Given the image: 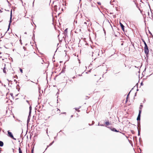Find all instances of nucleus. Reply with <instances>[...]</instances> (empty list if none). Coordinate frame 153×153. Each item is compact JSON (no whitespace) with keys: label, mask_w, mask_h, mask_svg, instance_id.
<instances>
[{"label":"nucleus","mask_w":153,"mask_h":153,"mask_svg":"<svg viewBox=\"0 0 153 153\" xmlns=\"http://www.w3.org/2000/svg\"><path fill=\"white\" fill-rule=\"evenodd\" d=\"M58 1H52L53 4L54 5L55 11H56L57 9V7H58L59 9L61 5H63L64 4V1H60V2H57Z\"/></svg>","instance_id":"obj_1"},{"label":"nucleus","mask_w":153,"mask_h":153,"mask_svg":"<svg viewBox=\"0 0 153 153\" xmlns=\"http://www.w3.org/2000/svg\"><path fill=\"white\" fill-rule=\"evenodd\" d=\"M141 108H139V114H138V116L137 118V124H138V127L140 126V121H140V116H141Z\"/></svg>","instance_id":"obj_2"},{"label":"nucleus","mask_w":153,"mask_h":153,"mask_svg":"<svg viewBox=\"0 0 153 153\" xmlns=\"http://www.w3.org/2000/svg\"><path fill=\"white\" fill-rule=\"evenodd\" d=\"M7 133H8V136L9 137H10L11 138L13 139V140H16V139L14 138L13 137V136L12 134V133L10 132V131H7Z\"/></svg>","instance_id":"obj_3"},{"label":"nucleus","mask_w":153,"mask_h":153,"mask_svg":"<svg viewBox=\"0 0 153 153\" xmlns=\"http://www.w3.org/2000/svg\"><path fill=\"white\" fill-rule=\"evenodd\" d=\"M144 52L145 54L147 55L149 53V50L148 47L147 45H145L144 47Z\"/></svg>","instance_id":"obj_4"},{"label":"nucleus","mask_w":153,"mask_h":153,"mask_svg":"<svg viewBox=\"0 0 153 153\" xmlns=\"http://www.w3.org/2000/svg\"><path fill=\"white\" fill-rule=\"evenodd\" d=\"M108 128H110L111 131L116 132H119V131L117 130L115 128H112L111 127H108Z\"/></svg>","instance_id":"obj_5"},{"label":"nucleus","mask_w":153,"mask_h":153,"mask_svg":"<svg viewBox=\"0 0 153 153\" xmlns=\"http://www.w3.org/2000/svg\"><path fill=\"white\" fill-rule=\"evenodd\" d=\"M12 12H11V14H10V21H9V25H8V30L9 29V28H10V24L12 22V20H11V19H12Z\"/></svg>","instance_id":"obj_6"},{"label":"nucleus","mask_w":153,"mask_h":153,"mask_svg":"<svg viewBox=\"0 0 153 153\" xmlns=\"http://www.w3.org/2000/svg\"><path fill=\"white\" fill-rule=\"evenodd\" d=\"M120 25L121 27L122 30L124 31V26L123 24L120 22Z\"/></svg>","instance_id":"obj_7"},{"label":"nucleus","mask_w":153,"mask_h":153,"mask_svg":"<svg viewBox=\"0 0 153 153\" xmlns=\"http://www.w3.org/2000/svg\"><path fill=\"white\" fill-rule=\"evenodd\" d=\"M105 126L106 127V126L110 125V123L108 121H107L106 122H105Z\"/></svg>","instance_id":"obj_8"},{"label":"nucleus","mask_w":153,"mask_h":153,"mask_svg":"<svg viewBox=\"0 0 153 153\" xmlns=\"http://www.w3.org/2000/svg\"><path fill=\"white\" fill-rule=\"evenodd\" d=\"M4 143L3 142L0 141V146L2 147L3 146Z\"/></svg>","instance_id":"obj_9"},{"label":"nucleus","mask_w":153,"mask_h":153,"mask_svg":"<svg viewBox=\"0 0 153 153\" xmlns=\"http://www.w3.org/2000/svg\"><path fill=\"white\" fill-rule=\"evenodd\" d=\"M95 51L96 52V53H98V55H99V53L100 52V51L98 49H96V51Z\"/></svg>","instance_id":"obj_10"},{"label":"nucleus","mask_w":153,"mask_h":153,"mask_svg":"<svg viewBox=\"0 0 153 153\" xmlns=\"http://www.w3.org/2000/svg\"><path fill=\"white\" fill-rule=\"evenodd\" d=\"M6 69L5 67V66L4 67V68L3 69V71L4 73H6Z\"/></svg>","instance_id":"obj_11"},{"label":"nucleus","mask_w":153,"mask_h":153,"mask_svg":"<svg viewBox=\"0 0 153 153\" xmlns=\"http://www.w3.org/2000/svg\"><path fill=\"white\" fill-rule=\"evenodd\" d=\"M19 153H22V151L20 147L19 148Z\"/></svg>","instance_id":"obj_12"},{"label":"nucleus","mask_w":153,"mask_h":153,"mask_svg":"<svg viewBox=\"0 0 153 153\" xmlns=\"http://www.w3.org/2000/svg\"><path fill=\"white\" fill-rule=\"evenodd\" d=\"M54 143V141H53L52 142H51V143L49 146H47V148L49 146H51V145H52V144L53 143Z\"/></svg>","instance_id":"obj_13"},{"label":"nucleus","mask_w":153,"mask_h":153,"mask_svg":"<svg viewBox=\"0 0 153 153\" xmlns=\"http://www.w3.org/2000/svg\"><path fill=\"white\" fill-rule=\"evenodd\" d=\"M111 1L110 2V3L111 4L113 5L114 4L112 3V2H115V1L113 0L112 1Z\"/></svg>","instance_id":"obj_14"},{"label":"nucleus","mask_w":153,"mask_h":153,"mask_svg":"<svg viewBox=\"0 0 153 153\" xmlns=\"http://www.w3.org/2000/svg\"><path fill=\"white\" fill-rule=\"evenodd\" d=\"M29 116H28V119H27V123H29V122L30 121Z\"/></svg>","instance_id":"obj_15"},{"label":"nucleus","mask_w":153,"mask_h":153,"mask_svg":"<svg viewBox=\"0 0 153 153\" xmlns=\"http://www.w3.org/2000/svg\"><path fill=\"white\" fill-rule=\"evenodd\" d=\"M149 33L150 34L151 37H153V35H152V33L150 32L149 30Z\"/></svg>","instance_id":"obj_16"},{"label":"nucleus","mask_w":153,"mask_h":153,"mask_svg":"<svg viewBox=\"0 0 153 153\" xmlns=\"http://www.w3.org/2000/svg\"><path fill=\"white\" fill-rule=\"evenodd\" d=\"M143 41L144 42L145 45H147L144 40H143Z\"/></svg>","instance_id":"obj_17"},{"label":"nucleus","mask_w":153,"mask_h":153,"mask_svg":"<svg viewBox=\"0 0 153 153\" xmlns=\"http://www.w3.org/2000/svg\"><path fill=\"white\" fill-rule=\"evenodd\" d=\"M140 135V130L138 129V135Z\"/></svg>","instance_id":"obj_18"},{"label":"nucleus","mask_w":153,"mask_h":153,"mask_svg":"<svg viewBox=\"0 0 153 153\" xmlns=\"http://www.w3.org/2000/svg\"><path fill=\"white\" fill-rule=\"evenodd\" d=\"M94 121H93L92 122V125L94 124ZM89 126L91 125H90V124H89Z\"/></svg>","instance_id":"obj_19"},{"label":"nucleus","mask_w":153,"mask_h":153,"mask_svg":"<svg viewBox=\"0 0 153 153\" xmlns=\"http://www.w3.org/2000/svg\"><path fill=\"white\" fill-rule=\"evenodd\" d=\"M131 91L129 92V93H128V94L127 95V98H126V101H127V98L128 97V95H129V94L130 93V92Z\"/></svg>","instance_id":"obj_20"},{"label":"nucleus","mask_w":153,"mask_h":153,"mask_svg":"<svg viewBox=\"0 0 153 153\" xmlns=\"http://www.w3.org/2000/svg\"><path fill=\"white\" fill-rule=\"evenodd\" d=\"M31 110L29 111V116L30 115V114L31 113Z\"/></svg>","instance_id":"obj_21"},{"label":"nucleus","mask_w":153,"mask_h":153,"mask_svg":"<svg viewBox=\"0 0 153 153\" xmlns=\"http://www.w3.org/2000/svg\"><path fill=\"white\" fill-rule=\"evenodd\" d=\"M97 3L99 5H100L101 4V3L100 2H97Z\"/></svg>","instance_id":"obj_22"},{"label":"nucleus","mask_w":153,"mask_h":153,"mask_svg":"<svg viewBox=\"0 0 153 153\" xmlns=\"http://www.w3.org/2000/svg\"><path fill=\"white\" fill-rule=\"evenodd\" d=\"M20 72H21L22 73V72H22V69L20 68Z\"/></svg>","instance_id":"obj_23"},{"label":"nucleus","mask_w":153,"mask_h":153,"mask_svg":"<svg viewBox=\"0 0 153 153\" xmlns=\"http://www.w3.org/2000/svg\"><path fill=\"white\" fill-rule=\"evenodd\" d=\"M29 109H30V110H31V106H30V107H29Z\"/></svg>","instance_id":"obj_24"},{"label":"nucleus","mask_w":153,"mask_h":153,"mask_svg":"<svg viewBox=\"0 0 153 153\" xmlns=\"http://www.w3.org/2000/svg\"><path fill=\"white\" fill-rule=\"evenodd\" d=\"M100 126H104V125L103 124H100Z\"/></svg>","instance_id":"obj_25"},{"label":"nucleus","mask_w":153,"mask_h":153,"mask_svg":"<svg viewBox=\"0 0 153 153\" xmlns=\"http://www.w3.org/2000/svg\"><path fill=\"white\" fill-rule=\"evenodd\" d=\"M31 153H33V149H32L31 150Z\"/></svg>","instance_id":"obj_26"},{"label":"nucleus","mask_w":153,"mask_h":153,"mask_svg":"<svg viewBox=\"0 0 153 153\" xmlns=\"http://www.w3.org/2000/svg\"><path fill=\"white\" fill-rule=\"evenodd\" d=\"M143 107V105H141L140 106V107H139L140 108H142Z\"/></svg>","instance_id":"obj_27"},{"label":"nucleus","mask_w":153,"mask_h":153,"mask_svg":"<svg viewBox=\"0 0 153 153\" xmlns=\"http://www.w3.org/2000/svg\"><path fill=\"white\" fill-rule=\"evenodd\" d=\"M67 30H68L67 28H66V29H65V32H67Z\"/></svg>","instance_id":"obj_28"},{"label":"nucleus","mask_w":153,"mask_h":153,"mask_svg":"<svg viewBox=\"0 0 153 153\" xmlns=\"http://www.w3.org/2000/svg\"><path fill=\"white\" fill-rule=\"evenodd\" d=\"M84 24H85V25H87V22H84Z\"/></svg>","instance_id":"obj_29"},{"label":"nucleus","mask_w":153,"mask_h":153,"mask_svg":"<svg viewBox=\"0 0 153 153\" xmlns=\"http://www.w3.org/2000/svg\"><path fill=\"white\" fill-rule=\"evenodd\" d=\"M64 3H65V5H66V1L65 0Z\"/></svg>","instance_id":"obj_30"},{"label":"nucleus","mask_w":153,"mask_h":153,"mask_svg":"<svg viewBox=\"0 0 153 153\" xmlns=\"http://www.w3.org/2000/svg\"><path fill=\"white\" fill-rule=\"evenodd\" d=\"M136 94H137V93L136 92L134 96H136Z\"/></svg>","instance_id":"obj_31"},{"label":"nucleus","mask_w":153,"mask_h":153,"mask_svg":"<svg viewBox=\"0 0 153 153\" xmlns=\"http://www.w3.org/2000/svg\"><path fill=\"white\" fill-rule=\"evenodd\" d=\"M26 102L28 103H29V101L28 100H26Z\"/></svg>","instance_id":"obj_32"},{"label":"nucleus","mask_w":153,"mask_h":153,"mask_svg":"<svg viewBox=\"0 0 153 153\" xmlns=\"http://www.w3.org/2000/svg\"><path fill=\"white\" fill-rule=\"evenodd\" d=\"M34 1H33V4H34Z\"/></svg>","instance_id":"obj_33"},{"label":"nucleus","mask_w":153,"mask_h":153,"mask_svg":"<svg viewBox=\"0 0 153 153\" xmlns=\"http://www.w3.org/2000/svg\"><path fill=\"white\" fill-rule=\"evenodd\" d=\"M134 1V2L136 4V2L135 1Z\"/></svg>","instance_id":"obj_34"},{"label":"nucleus","mask_w":153,"mask_h":153,"mask_svg":"<svg viewBox=\"0 0 153 153\" xmlns=\"http://www.w3.org/2000/svg\"><path fill=\"white\" fill-rule=\"evenodd\" d=\"M75 109H76V111L77 110V108H76Z\"/></svg>","instance_id":"obj_35"},{"label":"nucleus","mask_w":153,"mask_h":153,"mask_svg":"<svg viewBox=\"0 0 153 153\" xmlns=\"http://www.w3.org/2000/svg\"><path fill=\"white\" fill-rule=\"evenodd\" d=\"M100 123H99V124H98V126H100Z\"/></svg>","instance_id":"obj_36"},{"label":"nucleus","mask_w":153,"mask_h":153,"mask_svg":"<svg viewBox=\"0 0 153 153\" xmlns=\"http://www.w3.org/2000/svg\"><path fill=\"white\" fill-rule=\"evenodd\" d=\"M21 2L23 3L22 1L21 0Z\"/></svg>","instance_id":"obj_37"},{"label":"nucleus","mask_w":153,"mask_h":153,"mask_svg":"<svg viewBox=\"0 0 153 153\" xmlns=\"http://www.w3.org/2000/svg\"><path fill=\"white\" fill-rule=\"evenodd\" d=\"M25 34H27L26 32H25Z\"/></svg>","instance_id":"obj_38"},{"label":"nucleus","mask_w":153,"mask_h":153,"mask_svg":"<svg viewBox=\"0 0 153 153\" xmlns=\"http://www.w3.org/2000/svg\"><path fill=\"white\" fill-rule=\"evenodd\" d=\"M137 91H138V89H137Z\"/></svg>","instance_id":"obj_39"},{"label":"nucleus","mask_w":153,"mask_h":153,"mask_svg":"<svg viewBox=\"0 0 153 153\" xmlns=\"http://www.w3.org/2000/svg\"><path fill=\"white\" fill-rule=\"evenodd\" d=\"M51 1H52L50 0V2H51Z\"/></svg>","instance_id":"obj_40"},{"label":"nucleus","mask_w":153,"mask_h":153,"mask_svg":"<svg viewBox=\"0 0 153 153\" xmlns=\"http://www.w3.org/2000/svg\"><path fill=\"white\" fill-rule=\"evenodd\" d=\"M75 78V77L74 76V77H73V78Z\"/></svg>","instance_id":"obj_41"},{"label":"nucleus","mask_w":153,"mask_h":153,"mask_svg":"<svg viewBox=\"0 0 153 153\" xmlns=\"http://www.w3.org/2000/svg\"><path fill=\"white\" fill-rule=\"evenodd\" d=\"M142 1H141V0H140V2H142Z\"/></svg>","instance_id":"obj_42"},{"label":"nucleus","mask_w":153,"mask_h":153,"mask_svg":"<svg viewBox=\"0 0 153 153\" xmlns=\"http://www.w3.org/2000/svg\"><path fill=\"white\" fill-rule=\"evenodd\" d=\"M142 83H143L142 82V83H141V85H142Z\"/></svg>","instance_id":"obj_43"},{"label":"nucleus","mask_w":153,"mask_h":153,"mask_svg":"<svg viewBox=\"0 0 153 153\" xmlns=\"http://www.w3.org/2000/svg\"><path fill=\"white\" fill-rule=\"evenodd\" d=\"M71 117H73V115H71Z\"/></svg>","instance_id":"obj_44"},{"label":"nucleus","mask_w":153,"mask_h":153,"mask_svg":"<svg viewBox=\"0 0 153 153\" xmlns=\"http://www.w3.org/2000/svg\"><path fill=\"white\" fill-rule=\"evenodd\" d=\"M139 10H140V11L141 12V10H140V9H139Z\"/></svg>","instance_id":"obj_45"},{"label":"nucleus","mask_w":153,"mask_h":153,"mask_svg":"<svg viewBox=\"0 0 153 153\" xmlns=\"http://www.w3.org/2000/svg\"><path fill=\"white\" fill-rule=\"evenodd\" d=\"M94 53L93 52V54H94Z\"/></svg>","instance_id":"obj_46"},{"label":"nucleus","mask_w":153,"mask_h":153,"mask_svg":"<svg viewBox=\"0 0 153 153\" xmlns=\"http://www.w3.org/2000/svg\"><path fill=\"white\" fill-rule=\"evenodd\" d=\"M7 2H8V0H7Z\"/></svg>","instance_id":"obj_47"},{"label":"nucleus","mask_w":153,"mask_h":153,"mask_svg":"<svg viewBox=\"0 0 153 153\" xmlns=\"http://www.w3.org/2000/svg\"><path fill=\"white\" fill-rule=\"evenodd\" d=\"M152 37H153V36Z\"/></svg>","instance_id":"obj_48"}]
</instances>
